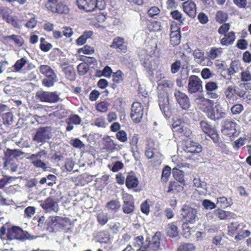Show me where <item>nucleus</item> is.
Listing matches in <instances>:
<instances>
[{
    "label": "nucleus",
    "mask_w": 251,
    "mask_h": 251,
    "mask_svg": "<svg viewBox=\"0 0 251 251\" xmlns=\"http://www.w3.org/2000/svg\"><path fill=\"white\" fill-rule=\"evenodd\" d=\"M3 39L5 41H8L9 40H12L14 41V44L18 47H22L24 43V40L22 37L18 35L13 34L11 35H8L3 37Z\"/></svg>",
    "instance_id": "33"
},
{
    "label": "nucleus",
    "mask_w": 251,
    "mask_h": 251,
    "mask_svg": "<svg viewBox=\"0 0 251 251\" xmlns=\"http://www.w3.org/2000/svg\"><path fill=\"white\" fill-rule=\"evenodd\" d=\"M66 120L70 123L75 125H79L81 122L80 117L75 114L70 115L69 118Z\"/></svg>",
    "instance_id": "61"
},
{
    "label": "nucleus",
    "mask_w": 251,
    "mask_h": 251,
    "mask_svg": "<svg viewBox=\"0 0 251 251\" xmlns=\"http://www.w3.org/2000/svg\"><path fill=\"white\" fill-rule=\"evenodd\" d=\"M110 47L116 49L118 52L121 53H126L127 51V47L124 39L120 37L114 39Z\"/></svg>",
    "instance_id": "27"
},
{
    "label": "nucleus",
    "mask_w": 251,
    "mask_h": 251,
    "mask_svg": "<svg viewBox=\"0 0 251 251\" xmlns=\"http://www.w3.org/2000/svg\"><path fill=\"white\" fill-rule=\"evenodd\" d=\"M138 141L139 136L137 134H134L129 138V144L132 150L135 151L138 150Z\"/></svg>",
    "instance_id": "49"
},
{
    "label": "nucleus",
    "mask_w": 251,
    "mask_h": 251,
    "mask_svg": "<svg viewBox=\"0 0 251 251\" xmlns=\"http://www.w3.org/2000/svg\"><path fill=\"white\" fill-rule=\"evenodd\" d=\"M117 145L110 138L107 139L104 143V147L107 151H113L116 149Z\"/></svg>",
    "instance_id": "50"
},
{
    "label": "nucleus",
    "mask_w": 251,
    "mask_h": 251,
    "mask_svg": "<svg viewBox=\"0 0 251 251\" xmlns=\"http://www.w3.org/2000/svg\"><path fill=\"white\" fill-rule=\"evenodd\" d=\"M77 72L79 75H82L86 74L89 70V67L86 63L84 62L80 63L77 66Z\"/></svg>",
    "instance_id": "54"
},
{
    "label": "nucleus",
    "mask_w": 251,
    "mask_h": 251,
    "mask_svg": "<svg viewBox=\"0 0 251 251\" xmlns=\"http://www.w3.org/2000/svg\"><path fill=\"white\" fill-rule=\"evenodd\" d=\"M198 211L196 208L191 207L187 205H184L181 209V215L182 220L190 223L194 224L197 218Z\"/></svg>",
    "instance_id": "12"
},
{
    "label": "nucleus",
    "mask_w": 251,
    "mask_h": 251,
    "mask_svg": "<svg viewBox=\"0 0 251 251\" xmlns=\"http://www.w3.org/2000/svg\"><path fill=\"white\" fill-rule=\"evenodd\" d=\"M173 128L174 135L176 137V138L178 137L183 140V137H188L191 134L189 130L184 129L182 126L178 125L175 123L173 124Z\"/></svg>",
    "instance_id": "26"
},
{
    "label": "nucleus",
    "mask_w": 251,
    "mask_h": 251,
    "mask_svg": "<svg viewBox=\"0 0 251 251\" xmlns=\"http://www.w3.org/2000/svg\"><path fill=\"white\" fill-rule=\"evenodd\" d=\"M218 28V32L221 35H224L227 33L230 28V24L229 23H224Z\"/></svg>",
    "instance_id": "59"
},
{
    "label": "nucleus",
    "mask_w": 251,
    "mask_h": 251,
    "mask_svg": "<svg viewBox=\"0 0 251 251\" xmlns=\"http://www.w3.org/2000/svg\"><path fill=\"white\" fill-rule=\"evenodd\" d=\"M40 206L46 212L52 211L57 212L58 210V204L49 198L43 201L40 204Z\"/></svg>",
    "instance_id": "25"
},
{
    "label": "nucleus",
    "mask_w": 251,
    "mask_h": 251,
    "mask_svg": "<svg viewBox=\"0 0 251 251\" xmlns=\"http://www.w3.org/2000/svg\"><path fill=\"white\" fill-rule=\"evenodd\" d=\"M228 19V15L226 13L222 10H219L217 12L215 20L217 22L220 24L225 23Z\"/></svg>",
    "instance_id": "43"
},
{
    "label": "nucleus",
    "mask_w": 251,
    "mask_h": 251,
    "mask_svg": "<svg viewBox=\"0 0 251 251\" xmlns=\"http://www.w3.org/2000/svg\"><path fill=\"white\" fill-rule=\"evenodd\" d=\"M76 4L80 10L92 12L98 7V0H76Z\"/></svg>",
    "instance_id": "16"
},
{
    "label": "nucleus",
    "mask_w": 251,
    "mask_h": 251,
    "mask_svg": "<svg viewBox=\"0 0 251 251\" xmlns=\"http://www.w3.org/2000/svg\"><path fill=\"white\" fill-rule=\"evenodd\" d=\"M145 154L148 159H152L154 163L161 161L162 155L156 147L154 141L151 139L147 140Z\"/></svg>",
    "instance_id": "6"
},
{
    "label": "nucleus",
    "mask_w": 251,
    "mask_h": 251,
    "mask_svg": "<svg viewBox=\"0 0 251 251\" xmlns=\"http://www.w3.org/2000/svg\"><path fill=\"white\" fill-rule=\"evenodd\" d=\"M161 236L160 232H156L152 237L151 240L150 238H146V242L148 244L141 246L137 251H158L160 248Z\"/></svg>",
    "instance_id": "3"
},
{
    "label": "nucleus",
    "mask_w": 251,
    "mask_h": 251,
    "mask_svg": "<svg viewBox=\"0 0 251 251\" xmlns=\"http://www.w3.org/2000/svg\"><path fill=\"white\" fill-rule=\"evenodd\" d=\"M183 11L190 18H194L197 14V6L192 0H187L182 4Z\"/></svg>",
    "instance_id": "20"
},
{
    "label": "nucleus",
    "mask_w": 251,
    "mask_h": 251,
    "mask_svg": "<svg viewBox=\"0 0 251 251\" xmlns=\"http://www.w3.org/2000/svg\"><path fill=\"white\" fill-rule=\"evenodd\" d=\"M224 35V37L220 40V43L222 46H228L233 44L236 39L234 31H229Z\"/></svg>",
    "instance_id": "29"
},
{
    "label": "nucleus",
    "mask_w": 251,
    "mask_h": 251,
    "mask_svg": "<svg viewBox=\"0 0 251 251\" xmlns=\"http://www.w3.org/2000/svg\"><path fill=\"white\" fill-rule=\"evenodd\" d=\"M206 95L209 98L212 99H217L219 97V95L216 92L218 88V84L216 82L209 81L207 82L205 85Z\"/></svg>",
    "instance_id": "21"
},
{
    "label": "nucleus",
    "mask_w": 251,
    "mask_h": 251,
    "mask_svg": "<svg viewBox=\"0 0 251 251\" xmlns=\"http://www.w3.org/2000/svg\"><path fill=\"white\" fill-rule=\"evenodd\" d=\"M63 71L66 77L70 81H74L75 79V73L74 69L70 66L64 67Z\"/></svg>",
    "instance_id": "35"
},
{
    "label": "nucleus",
    "mask_w": 251,
    "mask_h": 251,
    "mask_svg": "<svg viewBox=\"0 0 251 251\" xmlns=\"http://www.w3.org/2000/svg\"><path fill=\"white\" fill-rule=\"evenodd\" d=\"M1 120L4 127H2V125L0 123V133H4L6 132V130L10 125H11L13 121V114L12 112L9 110L6 113H4L1 116Z\"/></svg>",
    "instance_id": "22"
},
{
    "label": "nucleus",
    "mask_w": 251,
    "mask_h": 251,
    "mask_svg": "<svg viewBox=\"0 0 251 251\" xmlns=\"http://www.w3.org/2000/svg\"><path fill=\"white\" fill-rule=\"evenodd\" d=\"M170 15L174 20L179 22L181 24H183L184 19L183 18L182 13L178 10L172 11Z\"/></svg>",
    "instance_id": "51"
},
{
    "label": "nucleus",
    "mask_w": 251,
    "mask_h": 251,
    "mask_svg": "<svg viewBox=\"0 0 251 251\" xmlns=\"http://www.w3.org/2000/svg\"><path fill=\"white\" fill-rule=\"evenodd\" d=\"M109 103L105 101L97 103L95 105L96 109L101 113L106 112L108 109Z\"/></svg>",
    "instance_id": "46"
},
{
    "label": "nucleus",
    "mask_w": 251,
    "mask_h": 251,
    "mask_svg": "<svg viewBox=\"0 0 251 251\" xmlns=\"http://www.w3.org/2000/svg\"><path fill=\"white\" fill-rule=\"evenodd\" d=\"M174 96L177 102L182 109L187 110L189 108L190 106V100L186 94L179 90H176L174 93Z\"/></svg>",
    "instance_id": "19"
},
{
    "label": "nucleus",
    "mask_w": 251,
    "mask_h": 251,
    "mask_svg": "<svg viewBox=\"0 0 251 251\" xmlns=\"http://www.w3.org/2000/svg\"><path fill=\"white\" fill-rule=\"evenodd\" d=\"M226 114L224 108L220 104H218L213 107L207 117L211 120L218 121L224 118Z\"/></svg>",
    "instance_id": "18"
},
{
    "label": "nucleus",
    "mask_w": 251,
    "mask_h": 251,
    "mask_svg": "<svg viewBox=\"0 0 251 251\" xmlns=\"http://www.w3.org/2000/svg\"><path fill=\"white\" fill-rule=\"evenodd\" d=\"M160 13V9L157 6L151 7L148 11V15L151 18H155Z\"/></svg>",
    "instance_id": "58"
},
{
    "label": "nucleus",
    "mask_w": 251,
    "mask_h": 251,
    "mask_svg": "<svg viewBox=\"0 0 251 251\" xmlns=\"http://www.w3.org/2000/svg\"><path fill=\"white\" fill-rule=\"evenodd\" d=\"M195 249V247L193 244L184 243L179 246L177 251H192Z\"/></svg>",
    "instance_id": "57"
},
{
    "label": "nucleus",
    "mask_w": 251,
    "mask_h": 251,
    "mask_svg": "<svg viewBox=\"0 0 251 251\" xmlns=\"http://www.w3.org/2000/svg\"><path fill=\"white\" fill-rule=\"evenodd\" d=\"M29 234L25 231H24L20 227L14 226L8 228L9 240H19L24 241L29 238Z\"/></svg>",
    "instance_id": "13"
},
{
    "label": "nucleus",
    "mask_w": 251,
    "mask_h": 251,
    "mask_svg": "<svg viewBox=\"0 0 251 251\" xmlns=\"http://www.w3.org/2000/svg\"><path fill=\"white\" fill-rule=\"evenodd\" d=\"M48 198L53 200V201L56 202L58 204L63 199L61 196V192L53 188L51 189L50 192V196Z\"/></svg>",
    "instance_id": "36"
},
{
    "label": "nucleus",
    "mask_w": 251,
    "mask_h": 251,
    "mask_svg": "<svg viewBox=\"0 0 251 251\" xmlns=\"http://www.w3.org/2000/svg\"><path fill=\"white\" fill-rule=\"evenodd\" d=\"M40 73L46 78L42 80L43 85L46 87L52 86L55 81L56 75L51 68L47 65H41L39 67Z\"/></svg>",
    "instance_id": "5"
},
{
    "label": "nucleus",
    "mask_w": 251,
    "mask_h": 251,
    "mask_svg": "<svg viewBox=\"0 0 251 251\" xmlns=\"http://www.w3.org/2000/svg\"><path fill=\"white\" fill-rule=\"evenodd\" d=\"M232 204V200L231 199L228 201L226 197H221L217 198V204L221 208H226Z\"/></svg>",
    "instance_id": "40"
},
{
    "label": "nucleus",
    "mask_w": 251,
    "mask_h": 251,
    "mask_svg": "<svg viewBox=\"0 0 251 251\" xmlns=\"http://www.w3.org/2000/svg\"><path fill=\"white\" fill-rule=\"evenodd\" d=\"M246 93L244 89H241L234 85L227 86L224 91L226 98L230 103L235 102L238 100V97L244 98Z\"/></svg>",
    "instance_id": "2"
},
{
    "label": "nucleus",
    "mask_w": 251,
    "mask_h": 251,
    "mask_svg": "<svg viewBox=\"0 0 251 251\" xmlns=\"http://www.w3.org/2000/svg\"><path fill=\"white\" fill-rule=\"evenodd\" d=\"M200 125L202 131L207 134L214 143L218 144L219 146L220 137L216 128L206 121H201Z\"/></svg>",
    "instance_id": "7"
},
{
    "label": "nucleus",
    "mask_w": 251,
    "mask_h": 251,
    "mask_svg": "<svg viewBox=\"0 0 251 251\" xmlns=\"http://www.w3.org/2000/svg\"><path fill=\"white\" fill-rule=\"evenodd\" d=\"M97 218L99 224L102 226L105 225L108 221L107 214L103 212L98 213Z\"/></svg>",
    "instance_id": "48"
},
{
    "label": "nucleus",
    "mask_w": 251,
    "mask_h": 251,
    "mask_svg": "<svg viewBox=\"0 0 251 251\" xmlns=\"http://www.w3.org/2000/svg\"><path fill=\"white\" fill-rule=\"evenodd\" d=\"M124 75L120 70L114 73L112 75L113 81L116 84L122 82L124 80Z\"/></svg>",
    "instance_id": "47"
},
{
    "label": "nucleus",
    "mask_w": 251,
    "mask_h": 251,
    "mask_svg": "<svg viewBox=\"0 0 251 251\" xmlns=\"http://www.w3.org/2000/svg\"><path fill=\"white\" fill-rule=\"evenodd\" d=\"M223 52V49L221 48H212L209 52H207V56L209 59L214 60L219 57Z\"/></svg>",
    "instance_id": "38"
},
{
    "label": "nucleus",
    "mask_w": 251,
    "mask_h": 251,
    "mask_svg": "<svg viewBox=\"0 0 251 251\" xmlns=\"http://www.w3.org/2000/svg\"><path fill=\"white\" fill-rule=\"evenodd\" d=\"M158 102L160 110L166 118H170L172 111L169 102L168 93L165 90L158 89Z\"/></svg>",
    "instance_id": "4"
},
{
    "label": "nucleus",
    "mask_w": 251,
    "mask_h": 251,
    "mask_svg": "<svg viewBox=\"0 0 251 251\" xmlns=\"http://www.w3.org/2000/svg\"><path fill=\"white\" fill-rule=\"evenodd\" d=\"M27 62V60L25 57H23L20 59L17 60L15 64L11 67L7 69L8 73H17L19 72L25 65Z\"/></svg>",
    "instance_id": "28"
},
{
    "label": "nucleus",
    "mask_w": 251,
    "mask_h": 251,
    "mask_svg": "<svg viewBox=\"0 0 251 251\" xmlns=\"http://www.w3.org/2000/svg\"><path fill=\"white\" fill-rule=\"evenodd\" d=\"M69 222L70 220L68 218L52 216L49 217L48 224L53 230H57L66 227Z\"/></svg>",
    "instance_id": "10"
},
{
    "label": "nucleus",
    "mask_w": 251,
    "mask_h": 251,
    "mask_svg": "<svg viewBox=\"0 0 251 251\" xmlns=\"http://www.w3.org/2000/svg\"><path fill=\"white\" fill-rule=\"evenodd\" d=\"M202 82L200 77L195 75L189 76L188 84V91L191 93H196L202 90Z\"/></svg>",
    "instance_id": "14"
},
{
    "label": "nucleus",
    "mask_w": 251,
    "mask_h": 251,
    "mask_svg": "<svg viewBox=\"0 0 251 251\" xmlns=\"http://www.w3.org/2000/svg\"><path fill=\"white\" fill-rule=\"evenodd\" d=\"M50 138V133L48 127L39 128L33 137V140L37 143H44Z\"/></svg>",
    "instance_id": "15"
},
{
    "label": "nucleus",
    "mask_w": 251,
    "mask_h": 251,
    "mask_svg": "<svg viewBox=\"0 0 251 251\" xmlns=\"http://www.w3.org/2000/svg\"><path fill=\"white\" fill-rule=\"evenodd\" d=\"M173 176L174 178L180 183H184L183 172L178 168L173 169Z\"/></svg>",
    "instance_id": "39"
},
{
    "label": "nucleus",
    "mask_w": 251,
    "mask_h": 251,
    "mask_svg": "<svg viewBox=\"0 0 251 251\" xmlns=\"http://www.w3.org/2000/svg\"><path fill=\"white\" fill-rule=\"evenodd\" d=\"M239 63L236 61H232L229 68L227 69V73L229 75H233L237 72Z\"/></svg>",
    "instance_id": "52"
},
{
    "label": "nucleus",
    "mask_w": 251,
    "mask_h": 251,
    "mask_svg": "<svg viewBox=\"0 0 251 251\" xmlns=\"http://www.w3.org/2000/svg\"><path fill=\"white\" fill-rule=\"evenodd\" d=\"M139 184L138 178L135 175H129L126 179V185L128 189L136 188Z\"/></svg>",
    "instance_id": "32"
},
{
    "label": "nucleus",
    "mask_w": 251,
    "mask_h": 251,
    "mask_svg": "<svg viewBox=\"0 0 251 251\" xmlns=\"http://www.w3.org/2000/svg\"><path fill=\"white\" fill-rule=\"evenodd\" d=\"M32 164L36 168H41L44 171H46L48 169L47 164L39 159H33Z\"/></svg>",
    "instance_id": "56"
},
{
    "label": "nucleus",
    "mask_w": 251,
    "mask_h": 251,
    "mask_svg": "<svg viewBox=\"0 0 251 251\" xmlns=\"http://www.w3.org/2000/svg\"><path fill=\"white\" fill-rule=\"evenodd\" d=\"M215 215L220 220H225L227 218L226 212L220 208L217 209L214 211Z\"/></svg>",
    "instance_id": "64"
},
{
    "label": "nucleus",
    "mask_w": 251,
    "mask_h": 251,
    "mask_svg": "<svg viewBox=\"0 0 251 251\" xmlns=\"http://www.w3.org/2000/svg\"><path fill=\"white\" fill-rule=\"evenodd\" d=\"M36 99L43 102L55 103L57 102L60 98L56 91L49 92L40 91L36 93Z\"/></svg>",
    "instance_id": "11"
},
{
    "label": "nucleus",
    "mask_w": 251,
    "mask_h": 251,
    "mask_svg": "<svg viewBox=\"0 0 251 251\" xmlns=\"http://www.w3.org/2000/svg\"><path fill=\"white\" fill-rule=\"evenodd\" d=\"M231 112L233 115L240 114L244 110V107L241 104H235L231 108Z\"/></svg>",
    "instance_id": "60"
},
{
    "label": "nucleus",
    "mask_w": 251,
    "mask_h": 251,
    "mask_svg": "<svg viewBox=\"0 0 251 251\" xmlns=\"http://www.w3.org/2000/svg\"><path fill=\"white\" fill-rule=\"evenodd\" d=\"M105 207L110 211L116 212L121 207L120 202L117 200H111L107 202Z\"/></svg>",
    "instance_id": "34"
},
{
    "label": "nucleus",
    "mask_w": 251,
    "mask_h": 251,
    "mask_svg": "<svg viewBox=\"0 0 251 251\" xmlns=\"http://www.w3.org/2000/svg\"><path fill=\"white\" fill-rule=\"evenodd\" d=\"M93 32L91 31H86L79 37L76 40V43L78 46H82L84 45L87 39L91 37L92 35Z\"/></svg>",
    "instance_id": "37"
},
{
    "label": "nucleus",
    "mask_w": 251,
    "mask_h": 251,
    "mask_svg": "<svg viewBox=\"0 0 251 251\" xmlns=\"http://www.w3.org/2000/svg\"><path fill=\"white\" fill-rule=\"evenodd\" d=\"M3 20L12 25L14 27H18V22L14 17L10 15V10L7 8L1 16Z\"/></svg>",
    "instance_id": "31"
},
{
    "label": "nucleus",
    "mask_w": 251,
    "mask_h": 251,
    "mask_svg": "<svg viewBox=\"0 0 251 251\" xmlns=\"http://www.w3.org/2000/svg\"><path fill=\"white\" fill-rule=\"evenodd\" d=\"M181 33H170V43L174 47L178 45L181 42Z\"/></svg>",
    "instance_id": "44"
},
{
    "label": "nucleus",
    "mask_w": 251,
    "mask_h": 251,
    "mask_svg": "<svg viewBox=\"0 0 251 251\" xmlns=\"http://www.w3.org/2000/svg\"><path fill=\"white\" fill-rule=\"evenodd\" d=\"M94 52L95 50L94 48L87 45L84 46L78 50V53H83L85 54H92Z\"/></svg>",
    "instance_id": "55"
},
{
    "label": "nucleus",
    "mask_w": 251,
    "mask_h": 251,
    "mask_svg": "<svg viewBox=\"0 0 251 251\" xmlns=\"http://www.w3.org/2000/svg\"><path fill=\"white\" fill-rule=\"evenodd\" d=\"M182 150L186 153L193 156L202 151V146L198 143L194 142L190 138L183 139L181 143Z\"/></svg>",
    "instance_id": "9"
},
{
    "label": "nucleus",
    "mask_w": 251,
    "mask_h": 251,
    "mask_svg": "<svg viewBox=\"0 0 251 251\" xmlns=\"http://www.w3.org/2000/svg\"><path fill=\"white\" fill-rule=\"evenodd\" d=\"M167 234L171 237H176L178 235V231L177 226L174 223L168 224Z\"/></svg>",
    "instance_id": "42"
},
{
    "label": "nucleus",
    "mask_w": 251,
    "mask_h": 251,
    "mask_svg": "<svg viewBox=\"0 0 251 251\" xmlns=\"http://www.w3.org/2000/svg\"><path fill=\"white\" fill-rule=\"evenodd\" d=\"M241 80L243 82H248L251 80V74L249 70L243 71L240 74Z\"/></svg>",
    "instance_id": "63"
},
{
    "label": "nucleus",
    "mask_w": 251,
    "mask_h": 251,
    "mask_svg": "<svg viewBox=\"0 0 251 251\" xmlns=\"http://www.w3.org/2000/svg\"><path fill=\"white\" fill-rule=\"evenodd\" d=\"M123 211L124 213L131 214L135 209V202L133 196L126 194L123 198Z\"/></svg>",
    "instance_id": "17"
},
{
    "label": "nucleus",
    "mask_w": 251,
    "mask_h": 251,
    "mask_svg": "<svg viewBox=\"0 0 251 251\" xmlns=\"http://www.w3.org/2000/svg\"><path fill=\"white\" fill-rule=\"evenodd\" d=\"M183 189V187L176 181H170L168 192H179Z\"/></svg>",
    "instance_id": "45"
},
{
    "label": "nucleus",
    "mask_w": 251,
    "mask_h": 251,
    "mask_svg": "<svg viewBox=\"0 0 251 251\" xmlns=\"http://www.w3.org/2000/svg\"><path fill=\"white\" fill-rule=\"evenodd\" d=\"M116 136L117 139L121 142L125 143L127 140V134L124 130L118 131Z\"/></svg>",
    "instance_id": "62"
},
{
    "label": "nucleus",
    "mask_w": 251,
    "mask_h": 251,
    "mask_svg": "<svg viewBox=\"0 0 251 251\" xmlns=\"http://www.w3.org/2000/svg\"><path fill=\"white\" fill-rule=\"evenodd\" d=\"M80 60L83 61L84 63H86L89 67L90 65H96L97 63L96 59L93 57L81 55Z\"/></svg>",
    "instance_id": "53"
},
{
    "label": "nucleus",
    "mask_w": 251,
    "mask_h": 251,
    "mask_svg": "<svg viewBox=\"0 0 251 251\" xmlns=\"http://www.w3.org/2000/svg\"><path fill=\"white\" fill-rule=\"evenodd\" d=\"M245 225L243 223H239L238 222H231L227 226L228 234L230 236L233 235L239 231L240 227H244Z\"/></svg>",
    "instance_id": "30"
},
{
    "label": "nucleus",
    "mask_w": 251,
    "mask_h": 251,
    "mask_svg": "<svg viewBox=\"0 0 251 251\" xmlns=\"http://www.w3.org/2000/svg\"><path fill=\"white\" fill-rule=\"evenodd\" d=\"M214 104L213 100L203 98L198 103V107L199 109L204 113L206 116L208 117V114L212 109Z\"/></svg>",
    "instance_id": "23"
},
{
    "label": "nucleus",
    "mask_w": 251,
    "mask_h": 251,
    "mask_svg": "<svg viewBox=\"0 0 251 251\" xmlns=\"http://www.w3.org/2000/svg\"><path fill=\"white\" fill-rule=\"evenodd\" d=\"M23 154V152L18 150H11L7 149L5 151V156L9 159L16 158Z\"/></svg>",
    "instance_id": "41"
},
{
    "label": "nucleus",
    "mask_w": 251,
    "mask_h": 251,
    "mask_svg": "<svg viewBox=\"0 0 251 251\" xmlns=\"http://www.w3.org/2000/svg\"><path fill=\"white\" fill-rule=\"evenodd\" d=\"M236 123L234 122L225 121L223 129L224 134L229 137H236L238 134L236 129Z\"/></svg>",
    "instance_id": "24"
},
{
    "label": "nucleus",
    "mask_w": 251,
    "mask_h": 251,
    "mask_svg": "<svg viewBox=\"0 0 251 251\" xmlns=\"http://www.w3.org/2000/svg\"><path fill=\"white\" fill-rule=\"evenodd\" d=\"M45 7L49 11L58 14H67L70 12L68 6L60 0H48Z\"/></svg>",
    "instance_id": "1"
},
{
    "label": "nucleus",
    "mask_w": 251,
    "mask_h": 251,
    "mask_svg": "<svg viewBox=\"0 0 251 251\" xmlns=\"http://www.w3.org/2000/svg\"><path fill=\"white\" fill-rule=\"evenodd\" d=\"M144 113V108L142 103L137 101L133 102L130 109V116L134 124L141 122Z\"/></svg>",
    "instance_id": "8"
}]
</instances>
